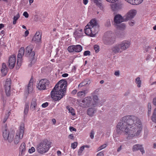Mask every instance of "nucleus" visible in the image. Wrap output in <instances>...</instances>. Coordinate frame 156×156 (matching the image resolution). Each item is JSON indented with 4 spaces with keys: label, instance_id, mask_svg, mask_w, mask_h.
<instances>
[{
    "label": "nucleus",
    "instance_id": "60",
    "mask_svg": "<svg viewBox=\"0 0 156 156\" xmlns=\"http://www.w3.org/2000/svg\"><path fill=\"white\" fill-rule=\"evenodd\" d=\"M153 103L154 105H156V98H155L153 99Z\"/></svg>",
    "mask_w": 156,
    "mask_h": 156
},
{
    "label": "nucleus",
    "instance_id": "45",
    "mask_svg": "<svg viewBox=\"0 0 156 156\" xmlns=\"http://www.w3.org/2000/svg\"><path fill=\"white\" fill-rule=\"evenodd\" d=\"M83 55L84 56L90 55V52L89 51H86L84 52Z\"/></svg>",
    "mask_w": 156,
    "mask_h": 156
},
{
    "label": "nucleus",
    "instance_id": "41",
    "mask_svg": "<svg viewBox=\"0 0 156 156\" xmlns=\"http://www.w3.org/2000/svg\"><path fill=\"white\" fill-rule=\"evenodd\" d=\"M106 146H107V144H104L102 145H101L100 147H99L98 148V151L101 150H102V149H104V148H105V147H106Z\"/></svg>",
    "mask_w": 156,
    "mask_h": 156
},
{
    "label": "nucleus",
    "instance_id": "8",
    "mask_svg": "<svg viewBox=\"0 0 156 156\" xmlns=\"http://www.w3.org/2000/svg\"><path fill=\"white\" fill-rule=\"evenodd\" d=\"M24 49L23 47L21 48L19 50L18 53L17 55V64L18 67L16 66V68H19L21 66L22 58L24 55Z\"/></svg>",
    "mask_w": 156,
    "mask_h": 156
},
{
    "label": "nucleus",
    "instance_id": "13",
    "mask_svg": "<svg viewBox=\"0 0 156 156\" xmlns=\"http://www.w3.org/2000/svg\"><path fill=\"white\" fill-rule=\"evenodd\" d=\"M122 51H126L129 48L131 45L130 42L127 40H124L119 43Z\"/></svg>",
    "mask_w": 156,
    "mask_h": 156
},
{
    "label": "nucleus",
    "instance_id": "14",
    "mask_svg": "<svg viewBox=\"0 0 156 156\" xmlns=\"http://www.w3.org/2000/svg\"><path fill=\"white\" fill-rule=\"evenodd\" d=\"M124 16L122 17L120 15L118 14L116 15L114 19L113 25H118L123 21H125Z\"/></svg>",
    "mask_w": 156,
    "mask_h": 156
},
{
    "label": "nucleus",
    "instance_id": "58",
    "mask_svg": "<svg viewBox=\"0 0 156 156\" xmlns=\"http://www.w3.org/2000/svg\"><path fill=\"white\" fill-rule=\"evenodd\" d=\"M29 34V31L28 30H26L25 32V35L26 37H27L28 36Z\"/></svg>",
    "mask_w": 156,
    "mask_h": 156
},
{
    "label": "nucleus",
    "instance_id": "62",
    "mask_svg": "<svg viewBox=\"0 0 156 156\" xmlns=\"http://www.w3.org/2000/svg\"><path fill=\"white\" fill-rule=\"evenodd\" d=\"M83 3L85 5H87V4L88 2V0H83Z\"/></svg>",
    "mask_w": 156,
    "mask_h": 156
},
{
    "label": "nucleus",
    "instance_id": "12",
    "mask_svg": "<svg viewBox=\"0 0 156 156\" xmlns=\"http://www.w3.org/2000/svg\"><path fill=\"white\" fill-rule=\"evenodd\" d=\"M136 10L132 9L129 11L124 16L125 21H126L128 20L133 18L136 14Z\"/></svg>",
    "mask_w": 156,
    "mask_h": 156
},
{
    "label": "nucleus",
    "instance_id": "27",
    "mask_svg": "<svg viewBox=\"0 0 156 156\" xmlns=\"http://www.w3.org/2000/svg\"><path fill=\"white\" fill-rule=\"evenodd\" d=\"M32 81L33 80H32V79H31L29 83L28 86L27 87L28 92L29 94L32 92L33 90V83Z\"/></svg>",
    "mask_w": 156,
    "mask_h": 156
},
{
    "label": "nucleus",
    "instance_id": "16",
    "mask_svg": "<svg viewBox=\"0 0 156 156\" xmlns=\"http://www.w3.org/2000/svg\"><path fill=\"white\" fill-rule=\"evenodd\" d=\"M16 62L15 56L12 55L10 56L9 60V66L10 69H12L14 67Z\"/></svg>",
    "mask_w": 156,
    "mask_h": 156
},
{
    "label": "nucleus",
    "instance_id": "10",
    "mask_svg": "<svg viewBox=\"0 0 156 156\" xmlns=\"http://www.w3.org/2000/svg\"><path fill=\"white\" fill-rule=\"evenodd\" d=\"M82 47L80 45H73L69 46L67 48L68 51L70 52H79L82 50Z\"/></svg>",
    "mask_w": 156,
    "mask_h": 156
},
{
    "label": "nucleus",
    "instance_id": "30",
    "mask_svg": "<svg viewBox=\"0 0 156 156\" xmlns=\"http://www.w3.org/2000/svg\"><path fill=\"white\" fill-rule=\"evenodd\" d=\"M156 108H155L154 111L153 112L152 115L151 117L152 121L154 123H156Z\"/></svg>",
    "mask_w": 156,
    "mask_h": 156
},
{
    "label": "nucleus",
    "instance_id": "31",
    "mask_svg": "<svg viewBox=\"0 0 156 156\" xmlns=\"http://www.w3.org/2000/svg\"><path fill=\"white\" fill-rule=\"evenodd\" d=\"M66 108L69 111V112L72 115H75L74 110L72 107H70L69 106H67L66 107Z\"/></svg>",
    "mask_w": 156,
    "mask_h": 156
},
{
    "label": "nucleus",
    "instance_id": "59",
    "mask_svg": "<svg viewBox=\"0 0 156 156\" xmlns=\"http://www.w3.org/2000/svg\"><path fill=\"white\" fill-rule=\"evenodd\" d=\"M68 75H69L68 74L66 73H64V74H63L62 75V76L63 77H66L68 76Z\"/></svg>",
    "mask_w": 156,
    "mask_h": 156
},
{
    "label": "nucleus",
    "instance_id": "39",
    "mask_svg": "<svg viewBox=\"0 0 156 156\" xmlns=\"http://www.w3.org/2000/svg\"><path fill=\"white\" fill-rule=\"evenodd\" d=\"M143 1V0H134V3L133 4L136 5L140 4Z\"/></svg>",
    "mask_w": 156,
    "mask_h": 156
},
{
    "label": "nucleus",
    "instance_id": "6",
    "mask_svg": "<svg viewBox=\"0 0 156 156\" xmlns=\"http://www.w3.org/2000/svg\"><path fill=\"white\" fill-rule=\"evenodd\" d=\"M24 127L23 125L20 126V129L16 133L14 139V143L16 144H17L19 141V140L22 139L23 136Z\"/></svg>",
    "mask_w": 156,
    "mask_h": 156
},
{
    "label": "nucleus",
    "instance_id": "7",
    "mask_svg": "<svg viewBox=\"0 0 156 156\" xmlns=\"http://www.w3.org/2000/svg\"><path fill=\"white\" fill-rule=\"evenodd\" d=\"M34 46L32 45H30L26 47L25 51V55L27 57L33 58L35 55V52L33 51Z\"/></svg>",
    "mask_w": 156,
    "mask_h": 156
},
{
    "label": "nucleus",
    "instance_id": "43",
    "mask_svg": "<svg viewBox=\"0 0 156 156\" xmlns=\"http://www.w3.org/2000/svg\"><path fill=\"white\" fill-rule=\"evenodd\" d=\"M77 145V142H74L72 143L71 147L72 148L75 149Z\"/></svg>",
    "mask_w": 156,
    "mask_h": 156
},
{
    "label": "nucleus",
    "instance_id": "34",
    "mask_svg": "<svg viewBox=\"0 0 156 156\" xmlns=\"http://www.w3.org/2000/svg\"><path fill=\"white\" fill-rule=\"evenodd\" d=\"M136 83L137 84V87H140L141 86V81L140 80V78L139 77H137L136 79Z\"/></svg>",
    "mask_w": 156,
    "mask_h": 156
},
{
    "label": "nucleus",
    "instance_id": "40",
    "mask_svg": "<svg viewBox=\"0 0 156 156\" xmlns=\"http://www.w3.org/2000/svg\"><path fill=\"white\" fill-rule=\"evenodd\" d=\"M84 149V146H82L81 147L80 149L79 150L78 153V155H80L82 153V151H83Z\"/></svg>",
    "mask_w": 156,
    "mask_h": 156
},
{
    "label": "nucleus",
    "instance_id": "50",
    "mask_svg": "<svg viewBox=\"0 0 156 156\" xmlns=\"http://www.w3.org/2000/svg\"><path fill=\"white\" fill-rule=\"evenodd\" d=\"M23 15L26 18H28L29 16V14L26 12H24L23 13Z\"/></svg>",
    "mask_w": 156,
    "mask_h": 156
},
{
    "label": "nucleus",
    "instance_id": "24",
    "mask_svg": "<svg viewBox=\"0 0 156 156\" xmlns=\"http://www.w3.org/2000/svg\"><path fill=\"white\" fill-rule=\"evenodd\" d=\"M2 75L3 76H5L8 72V68L6 64L3 63L2 64V68L1 69Z\"/></svg>",
    "mask_w": 156,
    "mask_h": 156
},
{
    "label": "nucleus",
    "instance_id": "52",
    "mask_svg": "<svg viewBox=\"0 0 156 156\" xmlns=\"http://www.w3.org/2000/svg\"><path fill=\"white\" fill-rule=\"evenodd\" d=\"M110 25H111V23H110V20H108L107 21L106 25L108 27H109Z\"/></svg>",
    "mask_w": 156,
    "mask_h": 156
},
{
    "label": "nucleus",
    "instance_id": "61",
    "mask_svg": "<svg viewBox=\"0 0 156 156\" xmlns=\"http://www.w3.org/2000/svg\"><path fill=\"white\" fill-rule=\"evenodd\" d=\"M73 137H74V136H73V134H70L69 136V138H70L71 139H73Z\"/></svg>",
    "mask_w": 156,
    "mask_h": 156
},
{
    "label": "nucleus",
    "instance_id": "48",
    "mask_svg": "<svg viewBox=\"0 0 156 156\" xmlns=\"http://www.w3.org/2000/svg\"><path fill=\"white\" fill-rule=\"evenodd\" d=\"M48 102H46L45 103H43L42 105V106L43 108H45L48 106Z\"/></svg>",
    "mask_w": 156,
    "mask_h": 156
},
{
    "label": "nucleus",
    "instance_id": "2",
    "mask_svg": "<svg viewBox=\"0 0 156 156\" xmlns=\"http://www.w3.org/2000/svg\"><path fill=\"white\" fill-rule=\"evenodd\" d=\"M67 84L66 81L62 80L56 84L51 93V97L54 101H59L65 95Z\"/></svg>",
    "mask_w": 156,
    "mask_h": 156
},
{
    "label": "nucleus",
    "instance_id": "26",
    "mask_svg": "<svg viewBox=\"0 0 156 156\" xmlns=\"http://www.w3.org/2000/svg\"><path fill=\"white\" fill-rule=\"evenodd\" d=\"M36 101L37 99L36 98H34L32 99L30 108L33 110H34L37 107V103Z\"/></svg>",
    "mask_w": 156,
    "mask_h": 156
},
{
    "label": "nucleus",
    "instance_id": "51",
    "mask_svg": "<svg viewBox=\"0 0 156 156\" xmlns=\"http://www.w3.org/2000/svg\"><path fill=\"white\" fill-rule=\"evenodd\" d=\"M69 129H70V130L71 132L73 131H76V129L72 126L70 127Z\"/></svg>",
    "mask_w": 156,
    "mask_h": 156
},
{
    "label": "nucleus",
    "instance_id": "17",
    "mask_svg": "<svg viewBox=\"0 0 156 156\" xmlns=\"http://www.w3.org/2000/svg\"><path fill=\"white\" fill-rule=\"evenodd\" d=\"M41 33L40 31H37L32 39V41L36 43L39 42L41 41Z\"/></svg>",
    "mask_w": 156,
    "mask_h": 156
},
{
    "label": "nucleus",
    "instance_id": "32",
    "mask_svg": "<svg viewBox=\"0 0 156 156\" xmlns=\"http://www.w3.org/2000/svg\"><path fill=\"white\" fill-rule=\"evenodd\" d=\"M89 84V83H88L87 80H84V81L82 82V83H80L78 86V88H81L82 87L86 86V85L87 84Z\"/></svg>",
    "mask_w": 156,
    "mask_h": 156
},
{
    "label": "nucleus",
    "instance_id": "29",
    "mask_svg": "<svg viewBox=\"0 0 156 156\" xmlns=\"http://www.w3.org/2000/svg\"><path fill=\"white\" fill-rule=\"evenodd\" d=\"M114 26L118 29L122 30L125 27V24L124 23H119L118 25H114Z\"/></svg>",
    "mask_w": 156,
    "mask_h": 156
},
{
    "label": "nucleus",
    "instance_id": "56",
    "mask_svg": "<svg viewBox=\"0 0 156 156\" xmlns=\"http://www.w3.org/2000/svg\"><path fill=\"white\" fill-rule=\"evenodd\" d=\"M114 74L115 75L117 76H119V71H115L114 73Z\"/></svg>",
    "mask_w": 156,
    "mask_h": 156
},
{
    "label": "nucleus",
    "instance_id": "35",
    "mask_svg": "<svg viewBox=\"0 0 156 156\" xmlns=\"http://www.w3.org/2000/svg\"><path fill=\"white\" fill-rule=\"evenodd\" d=\"M20 17V15L19 13H18L16 16H14L13 18V24H15L16 23V21Z\"/></svg>",
    "mask_w": 156,
    "mask_h": 156
},
{
    "label": "nucleus",
    "instance_id": "23",
    "mask_svg": "<svg viewBox=\"0 0 156 156\" xmlns=\"http://www.w3.org/2000/svg\"><path fill=\"white\" fill-rule=\"evenodd\" d=\"M2 132L3 136L5 140H7L9 133V130L6 127L3 128Z\"/></svg>",
    "mask_w": 156,
    "mask_h": 156
},
{
    "label": "nucleus",
    "instance_id": "55",
    "mask_svg": "<svg viewBox=\"0 0 156 156\" xmlns=\"http://www.w3.org/2000/svg\"><path fill=\"white\" fill-rule=\"evenodd\" d=\"M90 137L92 139H93L94 137V132L92 131L90 135Z\"/></svg>",
    "mask_w": 156,
    "mask_h": 156
},
{
    "label": "nucleus",
    "instance_id": "42",
    "mask_svg": "<svg viewBox=\"0 0 156 156\" xmlns=\"http://www.w3.org/2000/svg\"><path fill=\"white\" fill-rule=\"evenodd\" d=\"M97 5L99 7L101 10L103 11L104 10V7L102 5L101 2L99 3H98V4Z\"/></svg>",
    "mask_w": 156,
    "mask_h": 156
},
{
    "label": "nucleus",
    "instance_id": "22",
    "mask_svg": "<svg viewBox=\"0 0 156 156\" xmlns=\"http://www.w3.org/2000/svg\"><path fill=\"white\" fill-rule=\"evenodd\" d=\"M96 109L94 108H89L87 110V114L90 117H92L96 112Z\"/></svg>",
    "mask_w": 156,
    "mask_h": 156
},
{
    "label": "nucleus",
    "instance_id": "63",
    "mask_svg": "<svg viewBox=\"0 0 156 156\" xmlns=\"http://www.w3.org/2000/svg\"><path fill=\"white\" fill-rule=\"evenodd\" d=\"M77 92V90H73L72 92V93L73 94H75Z\"/></svg>",
    "mask_w": 156,
    "mask_h": 156
},
{
    "label": "nucleus",
    "instance_id": "5",
    "mask_svg": "<svg viewBox=\"0 0 156 156\" xmlns=\"http://www.w3.org/2000/svg\"><path fill=\"white\" fill-rule=\"evenodd\" d=\"M49 80L46 79H41L37 86V88L40 90H44L50 88Z\"/></svg>",
    "mask_w": 156,
    "mask_h": 156
},
{
    "label": "nucleus",
    "instance_id": "64",
    "mask_svg": "<svg viewBox=\"0 0 156 156\" xmlns=\"http://www.w3.org/2000/svg\"><path fill=\"white\" fill-rule=\"evenodd\" d=\"M57 155L58 156H59L60 155H61V152L59 151H57Z\"/></svg>",
    "mask_w": 156,
    "mask_h": 156
},
{
    "label": "nucleus",
    "instance_id": "33",
    "mask_svg": "<svg viewBox=\"0 0 156 156\" xmlns=\"http://www.w3.org/2000/svg\"><path fill=\"white\" fill-rule=\"evenodd\" d=\"M14 137V134L13 133H9L8 136V139H7L9 142H11L13 139Z\"/></svg>",
    "mask_w": 156,
    "mask_h": 156
},
{
    "label": "nucleus",
    "instance_id": "1",
    "mask_svg": "<svg viewBox=\"0 0 156 156\" xmlns=\"http://www.w3.org/2000/svg\"><path fill=\"white\" fill-rule=\"evenodd\" d=\"M118 133H123L133 137L140 135L142 129V122L140 119L134 115H127L123 117L117 125Z\"/></svg>",
    "mask_w": 156,
    "mask_h": 156
},
{
    "label": "nucleus",
    "instance_id": "11",
    "mask_svg": "<svg viewBox=\"0 0 156 156\" xmlns=\"http://www.w3.org/2000/svg\"><path fill=\"white\" fill-rule=\"evenodd\" d=\"M91 102L92 98H91L90 97H86L82 101V102L83 103H80L81 106L84 108L90 106L92 105Z\"/></svg>",
    "mask_w": 156,
    "mask_h": 156
},
{
    "label": "nucleus",
    "instance_id": "54",
    "mask_svg": "<svg viewBox=\"0 0 156 156\" xmlns=\"http://www.w3.org/2000/svg\"><path fill=\"white\" fill-rule=\"evenodd\" d=\"M96 156H104L103 153L102 151H101L98 153Z\"/></svg>",
    "mask_w": 156,
    "mask_h": 156
},
{
    "label": "nucleus",
    "instance_id": "20",
    "mask_svg": "<svg viewBox=\"0 0 156 156\" xmlns=\"http://www.w3.org/2000/svg\"><path fill=\"white\" fill-rule=\"evenodd\" d=\"M104 43L108 45L113 44L115 41L114 38L112 37H105L103 38Z\"/></svg>",
    "mask_w": 156,
    "mask_h": 156
},
{
    "label": "nucleus",
    "instance_id": "15",
    "mask_svg": "<svg viewBox=\"0 0 156 156\" xmlns=\"http://www.w3.org/2000/svg\"><path fill=\"white\" fill-rule=\"evenodd\" d=\"M120 47L119 43L113 46L111 48L112 53L114 55L121 53L122 51Z\"/></svg>",
    "mask_w": 156,
    "mask_h": 156
},
{
    "label": "nucleus",
    "instance_id": "49",
    "mask_svg": "<svg viewBox=\"0 0 156 156\" xmlns=\"http://www.w3.org/2000/svg\"><path fill=\"white\" fill-rule=\"evenodd\" d=\"M150 47L149 46H146L145 48V51L144 52L145 53L147 52L149 49H150Z\"/></svg>",
    "mask_w": 156,
    "mask_h": 156
},
{
    "label": "nucleus",
    "instance_id": "44",
    "mask_svg": "<svg viewBox=\"0 0 156 156\" xmlns=\"http://www.w3.org/2000/svg\"><path fill=\"white\" fill-rule=\"evenodd\" d=\"M35 151V149L34 147H32L30 149H29L28 152L30 153H32Z\"/></svg>",
    "mask_w": 156,
    "mask_h": 156
},
{
    "label": "nucleus",
    "instance_id": "3",
    "mask_svg": "<svg viewBox=\"0 0 156 156\" xmlns=\"http://www.w3.org/2000/svg\"><path fill=\"white\" fill-rule=\"evenodd\" d=\"M99 26L96 21L92 20L86 26L84 29L85 33L91 37H94L98 32Z\"/></svg>",
    "mask_w": 156,
    "mask_h": 156
},
{
    "label": "nucleus",
    "instance_id": "38",
    "mask_svg": "<svg viewBox=\"0 0 156 156\" xmlns=\"http://www.w3.org/2000/svg\"><path fill=\"white\" fill-rule=\"evenodd\" d=\"M10 112H9L7 114H6L3 119V122L5 123L9 115Z\"/></svg>",
    "mask_w": 156,
    "mask_h": 156
},
{
    "label": "nucleus",
    "instance_id": "4",
    "mask_svg": "<svg viewBox=\"0 0 156 156\" xmlns=\"http://www.w3.org/2000/svg\"><path fill=\"white\" fill-rule=\"evenodd\" d=\"M51 147L50 142L47 140L45 139L37 145L36 150L39 153L44 154L48 152Z\"/></svg>",
    "mask_w": 156,
    "mask_h": 156
},
{
    "label": "nucleus",
    "instance_id": "21",
    "mask_svg": "<svg viewBox=\"0 0 156 156\" xmlns=\"http://www.w3.org/2000/svg\"><path fill=\"white\" fill-rule=\"evenodd\" d=\"M26 145L24 143H22L20 146L19 149L20 152L19 155L23 156L24 155L26 151Z\"/></svg>",
    "mask_w": 156,
    "mask_h": 156
},
{
    "label": "nucleus",
    "instance_id": "9",
    "mask_svg": "<svg viewBox=\"0 0 156 156\" xmlns=\"http://www.w3.org/2000/svg\"><path fill=\"white\" fill-rule=\"evenodd\" d=\"M11 81L10 79H7L5 81L4 88L6 94L7 96H9L11 94Z\"/></svg>",
    "mask_w": 156,
    "mask_h": 156
},
{
    "label": "nucleus",
    "instance_id": "18",
    "mask_svg": "<svg viewBox=\"0 0 156 156\" xmlns=\"http://www.w3.org/2000/svg\"><path fill=\"white\" fill-rule=\"evenodd\" d=\"M140 150L142 154L145 153V151L142 145L139 144H135L133 146L132 148V150L133 151H135Z\"/></svg>",
    "mask_w": 156,
    "mask_h": 156
},
{
    "label": "nucleus",
    "instance_id": "37",
    "mask_svg": "<svg viewBox=\"0 0 156 156\" xmlns=\"http://www.w3.org/2000/svg\"><path fill=\"white\" fill-rule=\"evenodd\" d=\"M29 105L27 104L25 105V108L24 111V113L25 114H27L29 110Z\"/></svg>",
    "mask_w": 156,
    "mask_h": 156
},
{
    "label": "nucleus",
    "instance_id": "57",
    "mask_svg": "<svg viewBox=\"0 0 156 156\" xmlns=\"http://www.w3.org/2000/svg\"><path fill=\"white\" fill-rule=\"evenodd\" d=\"M129 24L130 26H133L134 24V21H132L129 22Z\"/></svg>",
    "mask_w": 156,
    "mask_h": 156
},
{
    "label": "nucleus",
    "instance_id": "47",
    "mask_svg": "<svg viewBox=\"0 0 156 156\" xmlns=\"http://www.w3.org/2000/svg\"><path fill=\"white\" fill-rule=\"evenodd\" d=\"M93 99L94 101L96 102H97L98 100V97L97 95H95L93 96Z\"/></svg>",
    "mask_w": 156,
    "mask_h": 156
},
{
    "label": "nucleus",
    "instance_id": "53",
    "mask_svg": "<svg viewBox=\"0 0 156 156\" xmlns=\"http://www.w3.org/2000/svg\"><path fill=\"white\" fill-rule=\"evenodd\" d=\"M93 1L96 5H97L98 3H99L101 2V0H93Z\"/></svg>",
    "mask_w": 156,
    "mask_h": 156
},
{
    "label": "nucleus",
    "instance_id": "25",
    "mask_svg": "<svg viewBox=\"0 0 156 156\" xmlns=\"http://www.w3.org/2000/svg\"><path fill=\"white\" fill-rule=\"evenodd\" d=\"M88 92V90L87 89L82 91H79L77 93V95L78 97L80 98H83L85 97L86 94H87Z\"/></svg>",
    "mask_w": 156,
    "mask_h": 156
},
{
    "label": "nucleus",
    "instance_id": "28",
    "mask_svg": "<svg viewBox=\"0 0 156 156\" xmlns=\"http://www.w3.org/2000/svg\"><path fill=\"white\" fill-rule=\"evenodd\" d=\"M73 35L75 38H79L82 36V34L81 32H80L78 29L76 30L73 33Z\"/></svg>",
    "mask_w": 156,
    "mask_h": 156
},
{
    "label": "nucleus",
    "instance_id": "46",
    "mask_svg": "<svg viewBox=\"0 0 156 156\" xmlns=\"http://www.w3.org/2000/svg\"><path fill=\"white\" fill-rule=\"evenodd\" d=\"M99 47L98 45H94V49L95 51L97 53L99 51Z\"/></svg>",
    "mask_w": 156,
    "mask_h": 156
},
{
    "label": "nucleus",
    "instance_id": "19",
    "mask_svg": "<svg viewBox=\"0 0 156 156\" xmlns=\"http://www.w3.org/2000/svg\"><path fill=\"white\" fill-rule=\"evenodd\" d=\"M123 6V3L122 2L112 4L111 5L112 9L113 10H115L121 9Z\"/></svg>",
    "mask_w": 156,
    "mask_h": 156
},
{
    "label": "nucleus",
    "instance_id": "36",
    "mask_svg": "<svg viewBox=\"0 0 156 156\" xmlns=\"http://www.w3.org/2000/svg\"><path fill=\"white\" fill-rule=\"evenodd\" d=\"M151 104L149 103L148 104V115L150 116L151 114Z\"/></svg>",
    "mask_w": 156,
    "mask_h": 156
}]
</instances>
